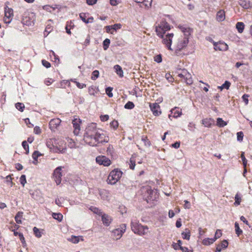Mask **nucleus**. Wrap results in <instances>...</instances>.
<instances>
[{
  "label": "nucleus",
  "instance_id": "09e8293b",
  "mask_svg": "<svg viewBox=\"0 0 252 252\" xmlns=\"http://www.w3.org/2000/svg\"><path fill=\"white\" fill-rule=\"evenodd\" d=\"M110 126L113 128L114 130H116L118 126H119V123L116 120H113L110 123Z\"/></svg>",
  "mask_w": 252,
  "mask_h": 252
},
{
  "label": "nucleus",
  "instance_id": "338daca9",
  "mask_svg": "<svg viewBox=\"0 0 252 252\" xmlns=\"http://www.w3.org/2000/svg\"><path fill=\"white\" fill-rule=\"evenodd\" d=\"M222 85L224 89L228 90L231 85V83L230 82L228 81H225V82Z\"/></svg>",
  "mask_w": 252,
  "mask_h": 252
},
{
  "label": "nucleus",
  "instance_id": "79ce46f5",
  "mask_svg": "<svg viewBox=\"0 0 252 252\" xmlns=\"http://www.w3.org/2000/svg\"><path fill=\"white\" fill-rule=\"evenodd\" d=\"M110 40L108 38H106L103 42V47L104 50H106L110 45Z\"/></svg>",
  "mask_w": 252,
  "mask_h": 252
},
{
  "label": "nucleus",
  "instance_id": "13d9d810",
  "mask_svg": "<svg viewBox=\"0 0 252 252\" xmlns=\"http://www.w3.org/2000/svg\"><path fill=\"white\" fill-rule=\"evenodd\" d=\"M20 183L24 187L25 184L27 183L26 176L25 175H22L20 178Z\"/></svg>",
  "mask_w": 252,
  "mask_h": 252
},
{
  "label": "nucleus",
  "instance_id": "58836bf2",
  "mask_svg": "<svg viewBox=\"0 0 252 252\" xmlns=\"http://www.w3.org/2000/svg\"><path fill=\"white\" fill-rule=\"evenodd\" d=\"M91 37L89 34H87L85 41L82 43L85 47L88 46L90 43Z\"/></svg>",
  "mask_w": 252,
  "mask_h": 252
},
{
  "label": "nucleus",
  "instance_id": "3c124183",
  "mask_svg": "<svg viewBox=\"0 0 252 252\" xmlns=\"http://www.w3.org/2000/svg\"><path fill=\"white\" fill-rule=\"evenodd\" d=\"M129 165L130 169L134 170L135 166V160L133 158L130 159Z\"/></svg>",
  "mask_w": 252,
  "mask_h": 252
},
{
  "label": "nucleus",
  "instance_id": "f03ea898",
  "mask_svg": "<svg viewBox=\"0 0 252 252\" xmlns=\"http://www.w3.org/2000/svg\"><path fill=\"white\" fill-rule=\"evenodd\" d=\"M132 231L139 236L147 235L149 232V227L147 225H143L139 223L136 220H132L130 223Z\"/></svg>",
  "mask_w": 252,
  "mask_h": 252
},
{
  "label": "nucleus",
  "instance_id": "6e6d98bb",
  "mask_svg": "<svg viewBox=\"0 0 252 252\" xmlns=\"http://www.w3.org/2000/svg\"><path fill=\"white\" fill-rule=\"evenodd\" d=\"M54 82V80L51 78H47L45 79L44 83L47 86H49Z\"/></svg>",
  "mask_w": 252,
  "mask_h": 252
},
{
  "label": "nucleus",
  "instance_id": "cd10ccee",
  "mask_svg": "<svg viewBox=\"0 0 252 252\" xmlns=\"http://www.w3.org/2000/svg\"><path fill=\"white\" fill-rule=\"evenodd\" d=\"M141 140L143 142L144 146L146 147H150L152 145L151 141L146 136H142Z\"/></svg>",
  "mask_w": 252,
  "mask_h": 252
},
{
  "label": "nucleus",
  "instance_id": "7ed1b4c3",
  "mask_svg": "<svg viewBox=\"0 0 252 252\" xmlns=\"http://www.w3.org/2000/svg\"><path fill=\"white\" fill-rule=\"evenodd\" d=\"M123 175V172L118 168L112 170L107 179V183L111 185H115L121 179Z\"/></svg>",
  "mask_w": 252,
  "mask_h": 252
},
{
  "label": "nucleus",
  "instance_id": "39448f33",
  "mask_svg": "<svg viewBox=\"0 0 252 252\" xmlns=\"http://www.w3.org/2000/svg\"><path fill=\"white\" fill-rule=\"evenodd\" d=\"M170 30V25L165 21H161L156 27L157 34L159 37H163V35Z\"/></svg>",
  "mask_w": 252,
  "mask_h": 252
},
{
  "label": "nucleus",
  "instance_id": "37998d69",
  "mask_svg": "<svg viewBox=\"0 0 252 252\" xmlns=\"http://www.w3.org/2000/svg\"><path fill=\"white\" fill-rule=\"evenodd\" d=\"M99 75V72L97 70H94L92 74L91 79L93 80H95Z\"/></svg>",
  "mask_w": 252,
  "mask_h": 252
},
{
  "label": "nucleus",
  "instance_id": "5701e85b",
  "mask_svg": "<svg viewBox=\"0 0 252 252\" xmlns=\"http://www.w3.org/2000/svg\"><path fill=\"white\" fill-rule=\"evenodd\" d=\"M225 19V12L223 10H219L216 15V20L219 22L223 21Z\"/></svg>",
  "mask_w": 252,
  "mask_h": 252
},
{
  "label": "nucleus",
  "instance_id": "052dcab7",
  "mask_svg": "<svg viewBox=\"0 0 252 252\" xmlns=\"http://www.w3.org/2000/svg\"><path fill=\"white\" fill-rule=\"evenodd\" d=\"M73 82L76 84L77 87L79 89H83L86 87V85L85 84L80 83L76 81H74Z\"/></svg>",
  "mask_w": 252,
  "mask_h": 252
},
{
  "label": "nucleus",
  "instance_id": "1a4fd4ad",
  "mask_svg": "<svg viewBox=\"0 0 252 252\" xmlns=\"http://www.w3.org/2000/svg\"><path fill=\"white\" fill-rule=\"evenodd\" d=\"M96 162L104 166H109L112 163L111 160L104 156H98L95 158Z\"/></svg>",
  "mask_w": 252,
  "mask_h": 252
},
{
  "label": "nucleus",
  "instance_id": "72a5a7b5",
  "mask_svg": "<svg viewBox=\"0 0 252 252\" xmlns=\"http://www.w3.org/2000/svg\"><path fill=\"white\" fill-rule=\"evenodd\" d=\"M70 83L68 81L63 80L61 81L59 84H57V88H64L66 85H69Z\"/></svg>",
  "mask_w": 252,
  "mask_h": 252
},
{
  "label": "nucleus",
  "instance_id": "7c9ffc66",
  "mask_svg": "<svg viewBox=\"0 0 252 252\" xmlns=\"http://www.w3.org/2000/svg\"><path fill=\"white\" fill-rule=\"evenodd\" d=\"M114 69L116 70V73L121 77L123 76V71L121 66L118 64L114 66Z\"/></svg>",
  "mask_w": 252,
  "mask_h": 252
},
{
  "label": "nucleus",
  "instance_id": "c756f323",
  "mask_svg": "<svg viewBox=\"0 0 252 252\" xmlns=\"http://www.w3.org/2000/svg\"><path fill=\"white\" fill-rule=\"evenodd\" d=\"M23 213L22 212H18L15 217V220L17 223L21 224L22 220L21 219L23 217Z\"/></svg>",
  "mask_w": 252,
  "mask_h": 252
},
{
  "label": "nucleus",
  "instance_id": "412c9836",
  "mask_svg": "<svg viewBox=\"0 0 252 252\" xmlns=\"http://www.w3.org/2000/svg\"><path fill=\"white\" fill-rule=\"evenodd\" d=\"M201 123L205 127H211L212 126L215 125V121L212 118H206L202 120Z\"/></svg>",
  "mask_w": 252,
  "mask_h": 252
},
{
  "label": "nucleus",
  "instance_id": "e433bc0d",
  "mask_svg": "<svg viewBox=\"0 0 252 252\" xmlns=\"http://www.w3.org/2000/svg\"><path fill=\"white\" fill-rule=\"evenodd\" d=\"M234 227L236 234L238 236H239L242 233L243 231L240 229L239 223L237 222H235Z\"/></svg>",
  "mask_w": 252,
  "mask_h": 252
},
{
  "label": "nucleus",
  "instance_id": "423d86ee",
  "mask_svg": "<svg viewBox=\"0 0 252 252\" xmlns=\"http://www.w3.org/2000/svg\"><path fill=\"white\" fill-rule=\"evenodd\" d=\"M145 190L144 197L146 201H154L157 198L156 192L152 189L150 187H146L144 189Z\"/></svg>",
  "mask_w": 252,
  "mask_h": 252
},
{
  "label": "nucleus",
  "instance_id": "4be33fe9",
  "mask_svg": "<svg viewBox=\"0 0 252 252\" xmlns=\"http://www.w3.org/2000/svg\"><path fill=\"white\" fill-rule=\"evenodd\" d=\"M228 245V243L227 240H224L221 241L220 244L217 245L216 252H220L222 249H226Z\"/></svg>",
  "mask_w": 252,
  "mask_h": 252
},
{
  "label": "nucleus",
  "instance_id": "473e14b6",
  "mask_svg": "<svg viewBox=\"0 0 252 252\" xmlns=\"http://www.w3.org/2000/svg\"><path fill=\"white\" fill-rule=\"evenodd\" d=\"M185 230H186L185 232H183L182 233V238L184 239H186V240H189L190 236V230L189 229H187V228Z\"/></svg>",
  "mask_w": 252,
  "mask_h": 252
},
{
  "label": "nucleus",
  "instance_id": "dca6fc26",
  "mask_svg": "<svg viewBox=\"0 0 252 252\" xmlns=\"http://www.w3.org/2000/svg\"><path fill=\"white\" fill-rule=\"evenodd\" d=\"M73 127L74 128L73 132L75 135H78L80 131V119H75L72 121Z\"/></svg>",
  "mask_w": 252,
  "mask_h": 252
},
{
  "label": "nucleus",
  "instance_id": "c9c22d12",
  "mask_svg": "<svg viewBox=\"0 0 252 252\" xmlns=\"http://www.w3.org/2000/svg\"><path fill=\"white\" fill-rule=\"evenodd\" d=\"M52 217L54 219L57 220L59 221H61L63 218V216L61 213H53L52 214Z\"/></svg>",
  "mask_w": 252,
  "mask_h": 252
},
{
  "label": "nucleus",
  "instance_id": "20e7f679",
  "mask_svg": "<svg viewBox=\"0 0 252 252\" xmlns=\"http://www.w3.org/2000/svg\"><path fill=\"white\" fill-rule=\"evenodd\" d=\"M177 76L180 81L186 83L188 85L193 83L191 75L185 69H179L177 71Z\"/></svg>",
  "mask_w": 252,
  "mask_h": 252
},
{
  "label": "nucleus",
  "instance_id": "4c0bfd02",
  "mask_svg": "<svg viewBox=\"0 0 252 252\" xmlns=\"http://www.w3.org/2000/svg\"><path fill=\"white\" fill-rule=\"evenodd\" d=\"M89 209L90 210H91L94 214H97L98 215H102V212L101 211V210L96 207L91 206L90 207Z\"/></svg>",
  "mask_w": 252,
  "mask_h": 252
},
{
  "label": "nucleus",
  "instance_id": "ea45409f",
  "mask_svg": "<svg viewBox=\"0 0 252 252\" xmlns=\"http://www.w3.org/2000/svg\"><path fill=\"white\" fill-rule=\"evenodd\" d=\"M241 158L242 159L243 164L245 170H246V168L247 165V159L245 157V152H242L241 154Z\"/></svg>",
  "mask_w": 252,
  "mask_h": 252
},
{
  "label": "nucleus",
  "instance_id": "680f3d73",
  "mask_svg": "<svg viewBox=\"0 0 252 252\" xmlns=\"http://www.w3.org/2000/svg\"><path fill=\"white\" fill-rule=\"evenodd\" d=\"M237 140L242 141L243 139L244 134L242 131H240L237 133Z\"/></svg>",
  "mask_w": 252,
  "mask_h": 252
},
{
  "label": "nucleus",
  "instance_id": "c85d7f7f",
  "mask_svg": "<svg viewBox=\"0 0 252 252\" xmlns=\"http://www.w3.org/2000/svg\"><path fill=\"white\" fill-rule=\"evenodd\" d=\"M236 28L239 33H242L244 31L245 25L243 22H238L236 25Z\"/></svg>",
  "mask_w": 252,
  "mask_h": 252
},
{
  "label": "nucleus",
  "instance_id": "4468645a",
  "mask_svg": "<svg viewBox=\"0 0 252 252\" xmlns=\"http://www.w3.org/2000/svg\"><path fill=\"white\" fill-rule=\"evenodd\" d=\"M213 45L214 46V49L216 51H226L228 49L227 44L224 42H214Z\"/></svg>",
  "mask_w": 252,
  "mask_h": 252
},
{
  "label": "nucleus",
  "instance_id": "2f4dec72",
  "mask_svg": "<svg viewBox=\"0 0 252 252\" xmlns=\"http://www.w3.org/2000/svg\"><path fill=\"white\" fill-rule=\"evenodd\" d=\"M240 5L245 9H248L251 7L250 1L245 0H241L239 2Z\"/></svg>",
  "mask_w": 252,
  "mask_h": 252
},
{
  "label": "nucleus",
  "instance_id": "8fccbe9b",
  "mask_svg": "<svg viewBox=\"0 0 252 252\" xmlns=\"http://www.w3.org/2000/svg\"><path fill=\"white\" fill-rule=\"evenodd\" d=\"M22 145L23 148L26 151V153L27 154H28L29 153V145L27 143V142L26 141H23Z\"/></svg>",
  "mask_w": 252,
  "mask_h": 252
},
{
  "label": "nucleus",
  "instance_id": "f704fd0d",
  "mask_svg": "<svg viewBox=\"0 0 252 252\" xmlns=\"http://www.w3.org/2000/svg\"><path fill=\"white\" fill-rule=\"evenodd\" d=\"M227 125V123L224 121L222 118H218L217 119V126L219 127H222Z\"/></svg>",
  "mask_w": 252,
  "mask_h": 252
},
{
  "label": "nucleus",
  "instance_id": "a19ab883",
  "mask_svg": "<svg viewBox=\"0 0 252 252\" xmlns=\"http://www.w3.org/2000/svg\"><path fill=\"white\" fill-rule=\"evenodd\" d=\"M241 200H242V199H241V196L238 193H237L235 196L234 205L235 206L239 205L240 204Z\"/></svg>",
  "mask_w": 252,
  "mask_h": 252
},
{
  "label": "nucleus",
  "instance_id": "6e6552de",
  "mask_svg": "<svg viewBox=\"0 0 252 252\" xmlns=\"http://www.w3.org/2000/svg\"><path fill=\"white\" fill-rule=\"evenodd\" d=\"M174 36L173 33H168L165 36L160 37L162 38V43L165 45L166 47L170 51H173L171 48L172 39Z\"/></svg>",
  "mask_w": 252,
  "mask_h": 252
},
{
  "label": "nucleus",
  "instance_id": "69168bd1",
  "mask_svg": "<svg viewBox=\"0 0 252 252\" xmlns=\"http://www.w3.org/2000/svg\"><path fill=\"white\" fill-rule=\"evenodd\" d=\"M249 97V95L247 94H244L242 96V99L246 105H247L249 103V99H248Z\"/></svg>",
  "mask_w": 252,
  "mask_h": 252
},
{
  "label": "nucleus",
  "instance_id": "de8ad7c7",
  "mask_svg": "<svg viewBox=\"0 0 252 252\" xmlns=\"http://www.w3.org/2000/svg\"><path fill=\"white\" fill-rule=\"evenodd\" d=\"M222 235V232L221 230L220 229H217L216 231L215 237L213 238L215 241H216L218 239L220 238Z\"/></svg>",
  "mask_w": 252,
  "mask_h": 252
},
{
  "label": "nucleus",
  "instance_id": "0eeeda50",
  "mask_svg": "<svg viewBox=\"0 0 252 252\" xmlns=\"http://www.w3.org/2000/svg\"><path fill=\"white\" fill-rule=\"evenodd\" d=\"M126 224H122L119 228L113 230L112 236L113 238L116 240L120 239L126 231Z\"/></svg>",
  "mask_w": 252,
  "mask_h": 252
},
{
  "label": "nucleus",
  "instance_id": "ddd939ff",
  "mask_svg": "<svg viewBox=\"0 0 252 252\" xmlns=\"http://www.w3.org/2000/svg\"><path fill=\"white\" fill-rule=\"evenodd\" d=\"M189 43V39L184 37L179 39L176 47V51H180L185 48Z\"/></svg>",
  "mask_w": 252,
  "mask_h": 252
},
{
  "label": "nucleus",
  "instance_id": "9d476101",
  "mask_svg": "<svg viewBox=\"0 0 252 252\" xmlns=\"http://www.w3.org/2000/svg\"><path fill=\"white\" fill-rule=\"evenodd\" d=\"M13 17V10L7 6L4 7V21L5 23H10Z\"/></svg>",
  "mask_w": 252,
  "mask_h": 252
},
{
  "label": "nucleus",
  "instance_id": "aec40b11",
  "mask_svg": "<svg viewBox=\"0 0 252 252\" xmlns=\"http://www.w3.org/2000/svg\"><path fill=\"white\" fill-rule=\"evenodd\" d=\"M99 89L98 87L92 85L88 88V92L90 95L94 96H97L99 94Z\"/></svg>",
  "mask_w": 252,
  "mask_h": 252
},
{
  "label": "nucleus",
  "instance_id": "a878e982",
  "mask_svg": "<svg viewBox=\"0 0 252 252\" xmlns=\"http://www.w3.org/2000/svg\"><path fill=\"white\" fill-rule=\"evenodd\" d=\"M80 238H81V240L83 241L84 239L83 238L82 236H76L74 235H72L71 238L68 239V240L73 243L77 244L80 241Z\"/></svg>",
  "mask_w": 252,
  "mask_h": 252
},
{
  "label": "nucleus",
  "instance_id": "f3484780",
  "mask_svg": "<svg viewBox=\"0 0 252 252\" xmlns=\"http://www.w3.org/2000/svg\"><path fill=\"white\" fill-rule=\"evenodd\" d=\"M150 107L154 116H158L161 114L160 106L157 103H154L150 105Z\"/></svg>",
  "mask_w": 252,
  "mask_h": 252
},
{
  "label": "nucleus",
  "instance_id": "bb28decb",
  "mask_svg": "<svg viewBox=\"0 0 252 252\" xmlns=\"http://www.w3.org/2000/svg\"><path fill=\"white\" fill-rule=\"evenodd\" d=\"M215 242V241L213 238H206L202 240V244L205 246H209L213 244Z\"/></svg>",
  "mask_w": 252,
  "mask_h": 252
},
{
  "label": "nucleus",
  "instance_id": "f8f14e48",
  "mask_svg": "<svg viewBox=\"0 0 252 252\" xmlns=\"http://www.w3.org/2000/svg\"><path fill=\"white\" fill-rule=\"evenodd\" d=\"M62 167L59 166L56 168L54 171L53 178L57 185L60 184L62 181Z\"/></svg>",
  "mask_w": 252,
  "mask_h": 252
},
{
  "label": "nucleus",
  "instance_id": "393cba45",
  "mask_svg": "<svg viewBox=\"0 0 252 252\" xmlns=\"http://www.w3.org/2000/svg\"><path fill=\"white\" fill-rule=\"evenodd\" d=\"M171 113L173 114V117L174 118H178L180 117L182 114V110L180 109L179 108L175 107L171 109Z\"/></svg>",
  "mask_w": 252,
  "mask_h": 252
},
{
  "label": "nucleus",
  "instance_id": "2eb2a0df",
  "mask_svg": "<svg viewBox=\"0 0 252 252\" xmlns=\"http://www.w3.org/2000/svg\"><path fill=\"white\" fill-rule=\"evenodd\" d=\"M122 28V25L120 23L115 24L113 25L107 26L105 27V29L106 32L114 34V32L117 30L120 29Z\"/></svg>",
  "mask_w": 252,
  "mask_h": 252
},
{
  "label": "nucleus",
  "instance_id": "0e129e2a",
  "mask_svg": "<svg viewBox=\"0 0 252 252\" xmlns=\"http://www.w3.org/2000/svg\"><path fill=\"white\" fill-rule=\"evenodd\" d=\"M42 64L46 68H49L51 66V63L45 60H42Z\"/></svg>",
  "mask_w": 252,
  "mask_h": 252
},
{
  "label": "nucleus",
  "instance_id": "f257e3e1",
  "mask_svg": "<svg viewBox=\"0 0 252 252\" xmlns=\"http://www.w3.org/2000/svg\"><path fill=\"white\" fill-rule=\"evenodd\" d=\"M83 139L86 144L94 147L108 142L109 138L97 127L96 124L91 123L86 128Z\"/></svg>",
  "mask_w": 252,
  "mask_h": 252
},
{
  "label": "nucleus",
  "instance_id": "c03bdc74",
  "mask_svg": "<svg viewBox=\"0 0 252 252\" xmlns=\"http://www.w3.org/2000/svg\"><path fill=\"white\" fill-rule=\"evenodd\" d=\"M16 108L21 112H23L25 108V105L23 103L18 102L15 104Z\"/></svg>",
  "mask_w": 252,
  "mask_h": 252
},
{
  "label": "nucleus",
  "instance_id": "bf43d9fd",
  "mask_svg": "<svg viewBox=\"0 0 252 252\" xmlns=\"http://www.w3.org/2000/svg\"><path fill=\"white\" fill-rule=\"evenodd\" d=\"M154 61L158 63H160L162 62L161 55L159 54L154 57Z\"/></svg>",
  "mask_w": 252,
  "mask_h": 252
},
{
  "label": "nucleus",
  "instance_id": "49530a36",
  "mask_svg": "<svg viewBox=\"0 0 252 252\" xmlns=\"http://www.w3.org/2000/svg\"><path fill=\"white\" fill-rule=\"evenodd\" d=\"M134 103L131 101H128L125 105V108L127 109H132L134 107Z\"/></svg>",
  "mask_w": 252,
  "mask_h": 252
},
{
  "label": "nucleus",
  "instance_id": "4d7b16f0",
  "mask_svg": "<svg viewBox=\"0 0 252 252\" xmlns=\"http://www.w3.org/2000/svg\"><path fill=\"white\" fill-rule=\"evenodd\" d=\"M19 239L23 245V246L24 247H26L27 246V244H26L25 238L23 236V234L22 233H21V234L19 235Z\"/></svg>",
  "mask_w": 252,
  "mask_h": 252
},
{
  "label": "nucleus",
  "instance_id": "9b49d317",
  "mask_svg": "<svg viewBox=\"0 0 252 252\" xmlns=\"http://www.w3.org/2000/svg\"><path fill=\"white\" fill-rule=\"evenodd\" d=\"M62 121L59 118H54L49 123V128L52 131H56L58 129Z\"/></svg>",
  "mask_w": 252,
  "mask_h": 252
},
{
  "label": "nucleus",
  "instance_id": "5fc2aeb1",
  "mask_svg": "<svg viewBox=\"0 0 252 252\" xmlns=\"http://www.w3.org/2000/svg\"><path fill=\"white\" fill-rule=\"evenodd\" d=\"M112 90L113 88L111 87H107L105 90V92L109 97L113 96V94L112 93Z\"/></svg>",
  "mask_w": 252,
  "mask_h": 252
},
{
  "label": "nucleus",
  "instance_id": "b1692460",
  "mask_svg": "<svg viewBox=\"0 0 252 252\" xmlns=\"http://www.w3.org/2000/svg\"><path fill=\"white\" fill-rule=\"evenodd\" d=\"M101 220L103 224L107 226L110 225L112 221L111 217L106 214L102 215Z\"/></svg>",
  "mask_w": 252,
  "mask_h": 252
},
{
  "label": "nucleus",
  "instance_id": "e2e57ef3",
  "mask_svg": "<svg viewBox=\"0 0 252 252\" xmlns=\"http://www.w3.org/2000/svg\"><path fill=\"white\" fill-rule=\"evenodd\" d=\"M52 30V29L51 26H50L49 25H47L45 28V30L44 32V35H45L46 34V35H47L51 32Z\"/></svg>",
  "mask_w": 252,
  "mask_h": 252
},
{
  "label": "nucleus",
  "instance_id": "a18cd8bd",
  "mask_svg": "<svg viewBox=\"0 0 252 252\" xmlns=\"http://www.w3.org/2000/svg\"><path fill=\"white\" fill-rule=\"evenodd\" d=\"M33 231L35 236L37 238H40L42 236L41 233L38 228L36 227H34L33 228Z\"/></svg>",
  "mask_w": 252,
  "mask_h": 252
},
{
  "label": "nucleus",
  "instance_id": "774afa93",
  "mask_svg": "<svg viewBox=\"0 0 252 252\" xmlns=\"http://www.w3.org/2000/svg\"><path fill=\"white\" fill-rule=\"evenodd\" d=\"M34 133L36 134H40L41 133V129L40 127L36 126L33 129Z\"/></svg>",
  "mask_w": 252,
  "mask_h": 252
},
{
  "label": "nucleus",
  "instance_id": "a211bd4d",
  "mask_svg": "<svg viewBox=\"0 0 252 252\" xmlns=\"http://www.w3.org/2000/svg\"><path fill=\"white\" fill-rule=\"evenodd\" d=\"M135 2L140 3V6L149 8L152 5V0H133Z\"/></svg>",
  "mask_w": 252,
  "mask_h": 252
},
{
  "label": "nucleus",
  "instance_id": "6ab92c4d",
  "mask_svg": "<svg viewBox=\"0 0 252 252\" xmlns=\"http://www.w3.org/2000/svg\"><path fill=\"white\" fill-rule=\"evenodd\" d=\"M88 15L89 13H81L79 14V17L86 24L93 23L94 20V18L91 16L87 18Z\"/></svg>",
  "mask_w": 252,
  "mask_h": 252
},
{
  "label": "nucleus",
  "instance_id": "603ef678",
  "mask_svg": "<svg viewBox=\"0 0 252 252\" xmlns=\"http://www.w3.org/2000/svg\"><path fill=\"white\" fill-rule=\"evenodd\" d=\"M40 156H41V154L39 151H35L32 155V158L33 159L37 160L38 158Z\"/></svg>",
  "mask_w": 252,
  "mask_h": 252
},
{
  "label": "nucleus",
  "instance_id": "864d4df0",
  "mask_svg": "<svg viewBox=\"0 0 252 252\" xmlns=\"http://www.w3.org/2000/svg\"><path fill=\"white\" fill-rule=\"evenodd\" d=\"M12 180V179L10 176L8 175L6 177V182L8 185L10 186V187H12L13 185Z\"/></svg>",
  "mask_w": 252,
  "mask_h": 252
}]
</instances>
